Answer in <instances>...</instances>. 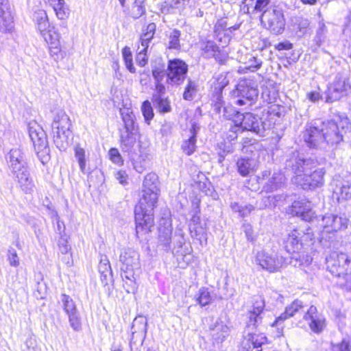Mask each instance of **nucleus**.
Here are the masks:
<instances>
[{
	"instance_id": "1",
	"label": "nucleus",
	"mask_w": 351,
	"mask_h": 351,
	"mask_svg": "<svg viewBox=\"0 0 351 351\" xmlns=\"http://www.w3.org/2000/svg\"><path fill=\"white\" fill-rule=\"evenodd\" d=\"M159 194L158 176L153 172L147 173L143 182L142 196L134 208L137 235L150 232L154 226V209Z\"/></svg>"
},
{
	"instance_id": "2",
	"label": "nucleus",
	"mask_w": 351,
	"mask_h": 351,
	"mask_svg": "<svg viewBox=\"0 0 351 351\" xmlns=\"http://www.w3.org/2000/svg\"><path fill=\"white\" fill-rule=\"evenodd\" d=\"M265 306V300L261 296L254 299L252 306L245 315L246 325L239 351H263L262 347L268 343L267 337L263 333L254 332L262 323Z\"/></svg>"
},
{
	"instance_id": "3",
	"label": "nucleus",
	"mask_w": 351,
	"mask_h": 351,
	"mask_svg": "<svg viewBox=\"0 0 351 351\" xmlns=\"http://www.w3.org/2000/svg\"><path fill=\"white\" fill-rule=\"evenodd\" d=\"M71 125L69 117L63 110L55 112L51 130L53 143L60 151H65L69 144L72 132L70 130Z\"/></svg>"
},
{
	"instance_id": "4",
	"label": "nucleus",
	"mask_w": 351,
	"mask_h": 351,
	"mask_svg": "<svg viewBox=\"0 0 351 351\" xmlns=\"http://www.w3.org/2000/svg\"><path fill=\"white\" fill-rule=\"evenodd\" d=\"M324 145L334 146L343 141V136L350 129V123L346 116L322 122Z\"/></svg>"
},
{
	"instance_id": "5",
	"label": "nucleus",
	"mask_w": 351,
	"mask_h": 351,
	"mask_svg": "<svg viewBox=\"0 0 351 351\" xmlns=\"http://www.w3.org/2000/svg\"><path fill=\"white\" fill-rule=\"evenodd\" d=\"M234 104L240 106H250L258 97L256 82L251 79H241L231 92Z\"/></svg>"
},
{
	"instance_id": "6",
	"label": "nucleus",
	"mask_w": 351,
	"mask_h": 351,
	"mask_svg": "<svg viewBox=\"0 0 351 351\" xmlns=\"http://www.w3.org/2000/svg\"><path fill=\"white\" fill-rule=\"evenodd\" d=\"M274 125V121L266 120L263 115L261 117L251 112H245L243 114L241 121L234 125L237 130H247L254 133L259 136H265Z\"/></svg>"
},
{
	"instance_id": "7",
	"label": "nucleus",
	"mask_w": 351,
	"mask_h": 351,
	"mask_svg": "<svg viewBox=\"0 0 351 351\" xmlns=\"http://www.w3.org/2000/svg\"><path fill=\"white\" fill-rule=\"evenodd\" d=\"M28 133L32 141L35 152L42 163L49 159V147L45 132L36 121L28 124Z\"/></svg>"
},
{
	"instance_id": "8",
	"label": "nucleus",
	"mask_w": 351,
	"mask_h": 351,
	"mask_svg": "<svg viewBox=\"0 0 351 351\" xmlns=\"http://www.w3.org/2000/svg\"><path fill=\"white\" fill-rule=\"evenodd\" d=\"M317 165V160L305 158L298 152H293L289 154L285 161V169L294 174L292 178L302 177L306 172L312 171Z\"/></svg>"
},
{
	"instance_id": "9",
	"label": "nucleus",
	"mask_w": 351,
	"mask_h": 351,
	"mask_svg": "<svg viewBox=\"0 0 351 351\" xmlns=\"http://www.w3.org/2000/svg\"><path fill=\"white\" fill-rule=\"evenodd\" d=\"M261 23L274 34H282L285 27V19L282 8H268L261 14Z\"/></svg>"
},
{
	"instance_id": "10",
	"label": "nucleus",
	"mask_w": 351,
	"mask_h": 351,
	"mask_svg": "<svg viewBox=\"0 0 351 351\" xmlns=\"http://www.w3.org/2000/svg\"><path fill=\"white\" fill-rule=\"evenodd\" d=\"M326 261L327 269L337 278L351 271V258L346 253L333 252Z\"/></svg>"
},
{
	"instance_id": "11",
	"label": "nucleus",
	"mask_w": 351,
	"mask_h": 351,
	"mask_svg": "<svg viewBox=\"0 0 351 351\" xmlns=\"http://www.w3.org/2000/svg\"><path fill=\"white\" fill-rule=\"evenodd\" d=\"M325 169L317 166L311 172H306L302 177L292 178L293 184L300 186L304 190H314L323 186Z\"/></svg>"
},
{
	"instance_id": "12",
	"label": "nucleus",
	"mask_w": 351,
	"mask_h": 351,
	"mask_svg": "<svg viewBox=\"0 0 351 351\" xmlns=\"http://www.w3.org/2000/svg\"><path fill=\"white\" fill-rule=\"evenodd\" d=\"M350 88L348 80L341 75L337 74L325 91V102L331 104L340 100L348 95Z\"/></svg>"
},
{
	"instance_id": "13",
	"label": "nucleus",
	"mask_w": 351,
	"mask_h": 351,
	"mask_svg": "<svg viewBox=\"0 0 351 351\" xmlns=\"http://www.w3.org/2000/svg\"><path fill=\"white\" fill-rule=\"evenodd\" d=\"M302 138L309 148H324L322 122L308 123L302 132Z\"/></svg>"
},
{
	"instance_id": "14",
	"label": "nucleus",
	"mask_w": 351,
	"mask_h": 351,
	"mask_svg": "<svg viewBox=\"0 0 351 351\" xmlns=\"http://www.w3.org/2000/svg\"><path fill=\"white\" fill-rule=\"evenodd\" d=\"M58 302L68 317L71 328L75 331H80L82 329V320L73 300L69 295L62 293L60 295Z\"/></svg>"
},
{
	"instance_id": "15",
	"label": "nucleus",
	"mask_w": 351,
	"mask_h": 351,
	"mask_svg": "<svg viewBox=\"0 0 351 351\" xmlns=\"http://www.w3.org/2000/svg\"><path fill=\"white\" fill-rule=\"evenodd\" d=\"M256 262L262 269L270 272H276L282 267L285 259L282 256L272 252L259 251L256 255Z\"/></svg>"
},
{
	"instance_id": "16",
	"label": "nucleus",
	"mask_w": 351,
	"mask_h": 351,
	"mask_svg": "<svg viewBox=\"0 0 351 351\" xmlns=\"http://www.w3.org/2000/svg\"><path fill=\"white\" fill-rule=\"evenodd\" d=\"M168 77L167 84L170 85H180L182 84L186 77L188 65L178 58L169 60L167 64Z\"/></svg>"
},
{
	"instance_id": "17",
	"label": "nucleus",
	"mask_w": 351,
	"mask_h": 351,
	"mask_svg": "<svg viewBox=\"0 0 351 351\" xmlns=\"http://www.w3.org/2000/svg\"><path fill=\"white\" fill-rule=\"evenodd\" d=\"M263 182V189L266 193H271L283 188L286 184L285 176L281 171H274L272 173L269 170H265L260 178Z\"/></svg>"
},
{
	"instance_id": "18",
	"label": "nucleus",
	"mask_w": 351,
	"mask_h": 351,
	"mask_svg": "<svg viewBox=\"0 0 351 351\" xmlns=\"http://www.w3.org/2000/svg\"><path fill=\"white\" fill-rule=\"evenodd\" d=\"M199 49L202 55L205 58H214L220 64H225L227 60V55L221 51L219 47L213 40H206L199 43Z\"/></svg>"
},
{
	"instance_id": "19",
	"label": "nucleus",
	"mask_w": 351,
	"mask_h": 351,
	"mask_svg": "<svg viewBox=\"0 0 351 351\" xmlns=\"http://www.w3.org/2000/svg\"><path fill=\"white\" fill-rule=\"evenodd\" d=\"M152 74L154 80L155 90H158L159 93L166 90L165 86L162 83L164 80L167 82L168 77L167 65L165 64L162 59H156L152 64Z\"/></svg>"
},
{
	"instance_id": "20",
	"label": "nucleus",
	"mask_w": 351,
	"mask_h": 351,
	"mask_svg": "<svg viewBox=\"0 0 351 351\" xmlns=\"http://www.w3.org/2000/svg\"><path fill=\"white\" fill-rule=\"evenodd\" d=\"M287 213L299 217L305 221H311L315 217L311 203L304 200L294 201L288 208Z\"/></svg>"
},
{
	"instance_id": "21",
	"label": "nucleus",
	"mask_w": 351,
	"mask_h": 351,
	"mask_svg": "<svg viewBox=\"0 0 351 351\" xmlns=\"http://www.w3.org/2000/svg\"><path fill=\"white\" fill-rule=\"evenodd\" d=\"M119 261L123 265L121 270L136 271L141 268L138 252L130 247L122 250L119 255Z\"/></svg>"
},
{
	"instance_id": "22",
	"label": "nucleus",
	"mask_w": 351,
	"mask_h": 351,
	"mask_svg": "<svg viewBox=\"0 0 351 351\" xmlns=\"http://www.w3.org/2000/svg\"><path fill=\"white\" fill-rule=\"evenodd\" d=\"M7 160L8 167L14 174L27 169L25 154L20 149H12L7 156Z\"/></svg>"
},
{
	"instance_id": "23",
	"label": "nucleus",
	"mask_w": 351,
	"mask_h": 351,
	"mask_svg": "<svg viewBox=\"0 0 351 351\" xmlns=\"http://www.w3.org/2000/svg\"><path fill=\"white\" fill-rule=\"evenodd\" d=\"M303 319L308 321L310 328L315 333L321 332L326 326L324 317L317 312V308L314 306L309 307Z\"/></svg>"
},
{
	"instance_id": "24",
	"label": "nucleus",
	"mask_w": 351,
	"mask_h": 351,
	"mask_svg": "<svg viewBox=\"0 0 351 351\" xmlns=\"http://www.w3.org/2000/svg\"><path fill=\"white\" fill-rule=\"evenodd\" d=\"M133 168L139 173H142L147 168V163L151 160L149 150L140 145L137 151L130 158Z\"/></svg>"
},
{
	"instance_id": "25",
	"label": "nucleus",
	"mask_w": 351,
	"mask_h": 351,
	"mask_svg": "<svg viewBox=\"0 0 351 351\" xmlns=\"http://www.w3.org/2000/svg\"><path fill=\"white\" fill-rule=\"evenodd\" d=\"M137 134L119 133L120 147L121 151L127 153L129 158L137 151L141 145L136 141Z\"/></svg>"
},
{
	"instance_id": "26",
	"label": "nucleus",
	"mask_w": 351,
	"mask_h": 351,
	"mask_svg": "<svg viewBox=\"0 0 351 351\" xmlns=\"http://www.w3.org/2000/svg\"><path fill=\"white\" fill-rule=\"evenodd\" d=\"M303 232L293 230L283 240V247L288 253H297L302 247V235Z\"/></svg>"
},
{
	"instance_id": "27",
	"label": "nucleus",
	"mask_w": 351,
	"mask_h": 351,
	"mask_svg": "<svg viewBox=\"0 0 351 351\" xmlns=\"http://www.w3.org/2000/svg\"><path fill=\"white\" fill-rule=\"evenodd\" d=\"M120 114L124 125L123 130H119V133L138 134V125L136 123L134 112L128 109H121Z\"/></svg>"
},
{
	"instance_id": "28",
	"label": "nucleus",
	"mask_w": 351,
	"mask_h": 351,
	"mask_svg": "<svg viewBox=\"0 0 351 351\" xmlns=\"http://www.w3.org/2000/svg\"><path fill=\"white\" fill-rule=\"evenodd\" d=\"M209 330L211 332L213 339L217 343H222L230 335V328L224 324L220 319L210 324L208 326Z\"/></svg>"
},
{
	"instance_id": "29",
	"label": "nucleus",
	"mask_w": 351,
	"mask_h": 351,
	"mask_svg": "<svg viewBox=\"0 0 351 351\" xmlns=\"http://www.w3.org/2000/svg\"><path fill=\"white\" fill-rule=\"evenodd\" d=\"M172 230L171 224L167 221L158 228V246L167 252L170 250Z\"/></svg>"
},
{
	"instance_id": "30",
	"label": "nucleus",
	"mask_w": 351,
	"mask_h": 351,
	"mask_svg": "<svg viewBox=\"0 0 351 351\" xmlns=\"http://www.w3.org/2000/svg\"><path fill=\"white\" fill-rule=\"evenodd\" d=\"M166 90L159 93L158 90H155V93L152 95V101L155 108L160 114L168 113L171 111L170 101L167 97H163Z\"/></svg>"
},
{
	"instance_id": "31",
	"label": "nucleus",
	"mask_w": 351,
	"mask_h": 351,
	"mask_svg": "<svg viewBox=\"0 0 351 351\" xmlns=\"http://www.w3.org/2000/svg\"><path fill=\"white\" fill-rule=\"evenodd\" d=\"M121 278L123 280V287L125 291L128 293L134 294L137 289L138 285L136 282V276L135 271L133 270H121Z\"/></svg>"
},
{
	"instance_id": "32",
	"label": "nucleus",
	"mask_w": 351,
	"mask_h": 351,
	"mask_svg": "<svg viewBox=\"0 0 351 351\" xmlns=\"http://www.w3.org/2000/svg\"><path fill=\"white\" fill-rule=\"evenodd\" d=\"M98 271L100 273V278L101 282L104 285H107L112 280V271L110 261L106 255H101L98 265Z\"/></svg>"
},
{
	"instance_id": "33",
	"label": "nucleus",
	"mask_w": 351,
	"mask_h": 351,
	"mask_svg": "<svg viewBox=\"0 0 351 351\" xmlns=\"http://www.w3.org/2000/svg\"><path fill=\"white\" fill-rule=\"evenodd\" d=\"M199 128L195 124H193L190 129L191 136L183 141L181 148L182 151L188 156L193 154L196 149L197 133Z\"/></svg>"
},
{
	"instance_id": "34",
	"label": "nucleus",
	"mask_w": 351,
	"mask_h": 351,
	"mask_svg": "<svg viewBox=\"0 0 351 351\" xmlns=\"http://www.w3.org/2000/svg\"><path fill=\"white\" fill-rule=\"evenodd\" d=\"M256 167V161L251 158H241L237 162V171L242 176L252 173Z\"/></svg>"
},
{
	"instance_id": "35",
	"label": "nucleus",
	"mask_w": 351,
	"mask_h": 351,
	"mask_svg": "<svg viewBox=\"0 0 351 351\" xmlns=\"http://www.w3.org/2000/svg\"><path fill=\"white\" fill-rule=\"evenodd\" d=\"M304 308V306L302 301L299 300H294L290 305L286 307L285 311L276 319V324L289 317L294 316L297 313L303 312Z\"/></svg>"
},
{
	"instance_id": "36",
	"label": "nucleus",
	"mask_w": 351,
	"mask_h": 351,
	"mask_svg": "<svg viewBox=\"0 0 351 351\" xmlns=\"http://www.w3.org/2000/svg\"><path fill=\"white\" fill-rule=\"evenodd\" d=\"M18 180L21 189L25 193H30L34 186L32 179L29 176V173L27 169L22 171L14 174Z\"/></svg>"
},
{
	"instance_id": "37",
	"label": "nucleus",
	"mask_w": 351,
	"mask_h": 351,
	"mask_svg": "<svg viewBox=\"0 0 351 351\" xmlns=\"http://www.w3.org/2000/svg\"><path fill=\"white\" fill-rule=\"evenodd\" d=\"M191 236L199 241L200 245L207 243V226L206 223L189 228Z\"/></svg>"
},
{
	"instance_id": "38",
	"label": "nucleus",
	"mask_w": 351,
	"mask_h": 351,
	"mask_svg": "<svg viewBox=\"0 0 351 351\" xmlns=\"http://www.w3.org/2000/svg\"><path fill=\"white\" fill-rule=\"evenodd\" d=\"M7 10H0V32H11L14 29L13 18Z\"/></svg>"
},
{
	"instance_id": "39",
	"label": "nucleus",
	"mask_w": 351,
	"mask_h": 351,
	"mask_svg": "<svg viewBox=\"0 0 351 351\" xmlns=\"http://www.w3.org/2000/svg\"><path fill=\"white\" fill-rule=\"evenodd\" d=\"M285 108L279 105H271L267 109H264L262 114L266 120H271L274 125L276 123L275 117L280 118L284 115Z\"/></svg>"
},
{
	"instance_id": "40",
	"label": "nucleus",
	"mask_w": 351,
	"mask_h": 351,
	"mask_svg": "<svg viewBox=\"0 0 351 351\" xmlns=\"http://www.w3.org/2000/svg\"><path fill=\"white\" fill-rule=\"evenodd\" d=\"M243 114L230 104L226 105L223 108V117L226 119L232 120L235 123V125L241 121Z\"/></svg>"
},
{
	"instance_id": "41",
	"label": "nucleus",
	"mask_w": 351,
	"mask_h": 351,
	"mask_svg": "<svg viewBox=\"0 0 351 351\" xmlns=\"http://www.w3.org/2000/svg\"><path fill=\"white\" fill-rule=\"evenodd\" d=\"M200 201L195 199L192 202V208L191 210V219L190 220L189 227L191 228L194 226H197L203 223L200 218Z\"/></svg>"
},
{
	"instance_id": "42",
	"label": "nucleus",
	"mask_w": 351,
	"mask_h": 351,
	"mask_svg": "<svg viewBox=\"0 0 351 351\" xmlns=\"http://www.w3.org/2000/svg\"><path fill=\"white\" fill-rule=\"evenodd\" d=\"M328 219L332 221L333 225L331 229L326 230L327 232H337L348 227V219L344 216L335 215L334 217Z\"/></svg>"
},
{
	"instance_id": "43",
	"label": "nucleus",
	"mask_w": 351,
	"mask_h": 351,
	"mask_svg": "<svg viewBox=\"0 0 351 351\" xmlns=\"http://www.w3.org/2000/svg\"><path fill=\"white\" fill-rule=\"evenodd\" d=\"M196 300L201 306L209 304L212 301V297L208 289L201 287L195 295Z\"/></svg>"
},
{
	"instance_id": "44",
	"label": "nucleus",
	"mask_w": 351,
	"mask_h": 351,
	"mask_svg": "<svg viewBox=\"0 0 351 351\" xmlns=\"http://www.w3.org/2000/svg\"><path fill=\"white\" fill-rule=\"evenodd\" d=\"M294 25L299 36H304L308 29L310 21L308 19L302 16L295 18Z\"/></svg>"
},
{
	"instance_id": "45",
	"label": "nucleus",
	"mask_w": 351,
	"mask_h": 351,
	"mask_svg": "<svg viewBox=\"0 0 351 351\" xmlns=\"http://www.w3.org/2000/svg\"><path fill=\"white\" fill-rule=\"evenodd\" d=\"M327 28L324 23L320 22L319 27L316 31L315 36L313 40L314 45L316 47H320L326 39Z\"/></svg>"
},
{
	"instance_id": "46",
	"label": "nucleus",
	"mask_w": 351,
	"mask_h": 351,
	"mask_svg": "<svg viewBox=\"0 0 351 351\" xmlns=\"http://www.w3.org/2000/svg\"><path fill=\"white\" fill-rule=\"evenodd\" d=\"M181 36V32L180 30L177 29H174L172 32H170L169 35V41H168V47L170 49H180V38Z\"/></svg>"
},
{
	"instance_id": "47",
	"label": "nucleus",
	"mask_w": 351,
	"mask_h": 351,
	"mask_svg": "<svg viewBox=\"0 0 351 351\" xmlns=\"http://www.w3.org/2000/svg\"><path fill=\"white\" fill-rule=\"evenodd\" d=\"M337 285L347 291H351V271H346L345 274L337 277Z\"/></svg>"
},
{
	"instance_id": "48",
	"label": "nucleus",
	"mask_w": 351,
	"mask_h": 351,
	"mask_svg": "<svg viewBox=\"0 0 351 351\" xmlns=\"http://www.w3.org/2000/svg\"><path fill=\"white\" fill-rule=\"evenodd\" d=\"M197 87L195 82L189 80L183 93V99L187 101L193 100L197 93Z\"/></svg>"
},
{
	"instance_id": "49",
	"label": "nucleus",
	"mask_w": 351,
	"mask_h": 351,
	"mask_svg": "<svg viewBox=\"0 0 351 351\" xmlns=\"http://www.w3.org/2000/svg\"><path fill=\"white\" fill-rule=\"evenodd\" d=\"M75 157L79 163L81 171L83 173H86L87 171L86 170V160L85 150L80 147H76L75 148Z\"/></svg>"
},
{
	"instance_id": "50",
	"label": "nucleus",
	"mask_w": 351,
	"mask_h": 351,
	"mask_svg": "<svg viewBox=\"0 0 351 351\" xmlns=\"http://www.w3.org/2000/svg\"><path fill=\"white\" fill-rule=\"evenodd\" d=\"M122 56L126 68L130 73H134L136 72V69L133 65L132 55L130 49L128 47H125L122 50Z\"/></svg>"
},
{
	"instance_id": "51",
	"label": "nucleus",
	"mask_w": 351,
	"mask_h": 351,
	"mask_svg": "<svg viewBox=\"0 0 351 351\" xmlns=\"http://www.w3.org/2000/svg\"><path fill=\"white\" fill-rule=\"evenodd\" d=\"M141 111L145 122L147 124H149L150 121L154 118V113L152 104L148 100H146L143 102L141 106Z\"/></svg>"
},
{
	"instance_id": "52",
	"label": "nucleus",
	"mask_w": 351,
	"mask_h": 351,
	"mask_svg": "<svg viewBox=\"0 0 351 351\" xmlns=\"http://www.w3.org/2000/svg\"><path fill=\"white\" fill-rule=\"evenodd\" d=\"M334 192L340 195L343 199L351 198V186L346 183H341L339 185L337 184Z\"/></svg>"
},
{
	"instance_id": "53",
	"label": "nucleus",
	"mask_w": 351,
	"mask_h": 351,
	"mask_svg": "<svg viewBox=\"0 0 351 351\" xmlns=\"http://www.w3.org/2000/svg\"><path fill=\"white\" fill-rule=\"evenodd\" d=\"M43 38L45 41L50 45H60V35L53 27L45 34Z\"/></svg>"
},
{
	"instance_id": "54",
	"label": "nucleus",
	"mask_w": 351,
	"mask_h": 351,
	"mask_svg": "<svg viewBox=\"0 0 351 351\" xmlns=\"http://www.w3.org/2000/svg\"><path fill=\"white\" fill-rule=\"evenodd\" d=\"M333 351H351V343L349 338H344L337 344H332Z\"/></svg>"
},
{
	"instance_id": "55",
	"label": "nucleus",
	"mask_w": 351,
	"mask_h": 351,
	"mask_svg": "<svg viewBox=\"0 0 351 351\" xmlns=\"http://www.w3.org/2000/svg\"><path fill=\"white\" fill-rule=\"evenodd\" d=\"M145 5L136 4L133 3L131 16L133 19H137L145 14Z\"/></svg>"
},
{
	"instance_id": "56",
	"label": "nucleus",
	"mask_w": 351,
	"mask_h": 351,
	"mask_svg": "<svg viewBox=\"0 0 351 351\" xmlns=\"http://www.w3.org/2000/svg\"><path fill=\"white\" fill-rule=\"evenodd\" d=\"M109 157L110 160L117 165H122L123 164V160L122 156H121L118 149L117 148H111L108 152Z\"/></svg>"
},
{
	"instance_id": "57",
	"label": "nucleus",
	"mask_w": 351,
	"mask_h": 351,
	"mask_svg": "<svg viewBox=\"0 0 351 351\" xmlns=\"http://www.w3.org/2000/svg\"><path fill=\"white\" fill-rule=\"evenodd\" d=\"M215 100L213 106V109L218 114H222L223 108L226 106L224 101L222 99V95L217 93L215 95Z\"/></svg>"
},
{
	"instance_id": "58",
	"label": "nucleus",
	"mask_w": 351,
	"mask_h": 351,
	"mask_svg": "<svg viewBox=\"0 0 351 351\" xmlns=\"http://www.w3.org/2000/svg\"><path fill=\"white\" fill-rule=\"evenodd\" d=\"M271 195L263 197L258 203L259 209H265L267 208H273L276 206Z\"/></svg>"
},
{
	"instance_id": "59",
	"label": "nucleus",
	"mask_w": 351,
	"mask_h": 351,
	"mask_svg": "<svg viewBox=\"0 0 351 351\" xmlns=\"http://www.w3.org/2000/svg\"><path fill=\"white\" fill-rule=\"evenodd\" d=\"M58 244L62 254H67L71 250V247L68 244V236L66 234L60 237Z\"/></svg>"
},
{
	"instance_id": "60",
	"label": "nucleus",
	"mask_w": 351,
	"mask_h": 351,
	"mask_svg": "<svg viewBox=\"0 0 351 351\" xmlns=\"http://www.w3.org/2000/svg\"><path fill=\"white\" fill-rule=\"evenodd\" d=\"M217 83L215 86L216 94H221L223 89L228 84L229 81L223 75H219L217 79Z\"/></svg>"
},
{
	"instance_id": "61",
	"label": "nucleus",
	"mask_w": 351,
	"mask_h": 351,
	"mask_svg": "<svg viewBox=\"0 0 351 351\" xmlns=\"http://www.w3.org/2000/svg\"><path fill=\"white\" fill-rule=\"evenodd\" d=\"M271 0H256L254 7L253 8V12H261L267 9V6L270 3Z\"/></svg>"
},
{
	"instance_id": "62",
	"label": "nucleus",
	"mask_w": 351,
	"mask_h": 351,
	"mask_svg": "<svg viewBox=\"0 0 351 351\" xmlns=\"http://www.w3.org/2000/svg\"><path fill=\"white\" fill-rule=\"evenodd\" d=\"M33 19L36 25L48 21L47 13L43 10H38V11L35 12L33 16Z\"/></svg>"
},
{
	"instance_id": "63",
	"label": "nucleus",
	"mask_w": 351,
	"mask_h": 351,
	"mask_svg": "<svg viewBox=\"0 0 351 351\" xmlns=\"http://www.w3.org/2000/svg\"><path fill=\"white\" fill-rule=\"evenodd\" d=\"M8 261L10 265L16 267L19 265V259L14 249L8 250Z\"/></svg>"
},
{
	"instance_id": "64",
	"label": "nucleus",
	"mask_w": 351,
	"mask_h": 351,
	"mask_svg": "<svg viewBox=\"0 0 351 351\" xmlns=\"http://www.w3.org/2000/svg\"><path fill=\"white\" fill-rule=\"evenodd\" d=\"M248 64V68L252 71H255L261 68L263 62L261 59H258L256 57H252L249 60Z\"/></svg>"
}]
</instances>
